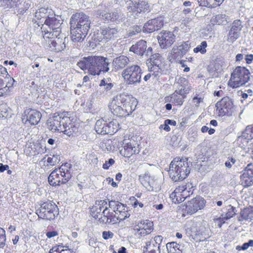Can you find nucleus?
I'll use <instances>...</instances> for the list:
<instances>
[{"label": "nucleus", "mask_w": 253, "mask_h": 253, "mask_svg": "<svg viewBox=\"0 0 253 253\" xmlns=\"http://www.w3.org/2000/svg\"><path fill=\"white\" fill-rule=\"evenodd\" d=\"M110 64L106 57L91 55L81 58L77 65L89 75L96 76L99 75L101 72H108L110 70Z\"/></svg>", "instance_id": "nucleus-1"}, {"label": "nucleus", "mask_w": 253, "mask_h": 253, "mask_svg": "<svg viewBox=\"0 0 253 253\" xmlns=\"http://www.w3.org/2000/svg\"><path fill=\"white\" fill-rule=\"evenodd\" d=\"M72 40L74 42H82L90 29V20L83 12H77L72 16L70 22Z\"/></svg>", "instance_id": "nucleus-2"}, {"label": "nucleus", "mask_w": 253, "mask_h": 253, "mask_svg": "<svg viewBox=\"0 0 253 253\" xmlns=\"http://www.w3.org/2000/svg\"><path fill=\"white\" fill-rule=\"evenodd\" d=\"M48 128L52 131L62 132L70 136L78 132L79 124L73 121L70 117L63 114L55 115L47 120Z\"/></svg>", "instance_id": "nucleus-3"}, {"label": "nucleus", "mask_w": 253, "mask_h": 253, "mask_svg": "<svg viewBox=\"0 0 253 253\" xmlns=\"http://www.w3.org/2000/svg\"><path fill=\"white\" fill-rule=\"evenodd\" d=\"M129 96L125 94L117 95L113 98L109 108L114 115L120 117H126L129 115L133 110Z\"/></svg>", "instance_id": "nucleus-4"}, {"label": "nucleus", "mask_w": 253, "mask_h": 253, "mask_svg": "<svg viewBox=\"0 0 253 253\" xmlns=\"http://www.w3.org/2000/svg\"><path fill=\"white\" fill-rule=\"evenodd\" d=\"M188 159L174 158L169 165V176L173 181H177L185 179L190 173Z\"/></svg>", "instance_id": "nucleus-5"}, {"label": "nucleus", "mask_w": 253, "mask_h": 253, "mask_svg": "<svg viewBox=\"0 0 253 253\" xmlns=\"http://www.w3.org/2000/svg\"><path fill=\"white\" fill-rule=\"evenodd\" d=\"M250 79V71L244 67L238 66L231 73L228 84L232 88H236L245 84Z\"/></svg>", "instance_id": "nucleus-6"}, {"label": "nucleus", "mask_w": 253, "mask_h": 253, "mask_svg": "<svg viewBox=\"0 0 253 253\" xmlns=\"http://www.w3.org/2000/svg\"><path fill=\"white\" fill-rule=\"evenodd\" d=\"M142 70L136 64L129 65L125 69L122 76L128 85H136L141 82Z\"/></svg>", "instance_id": "nucleus-7"}, {"label": "nucleus", "mask_w": 253, "mask_h": 253, "mask_svg": "<svg viewBox=\"0 0 253 253\" xmlns=\"http://www.w3.org/2000/svg\"><path fill=\"white\" fill-rule=\"evenodd\" d=\"M36 213L40 218L53 220L59 214L58 208L53 202L48 201L41 205Z\"/></svg>", "instance_id": "nucleus-8"}, {"label": "nucleus", "mask_w": 253, "mask_h": 253, "mask_svg": "<svg viewBox=\"0 0 253 253\" xmlns=\"http://www.w3.org/2000/svg\"><path fill=\"white\" fill-rule=\"evenodd\" d=\"M56 37H43L44 39H47L46 41L45 47L49 48L50 50L59 52L63 50L66 47V43L68 42V38L64 35H60Z\"/></svg>", "instance_id": "nucleus-9"}, {"label": "nucleus", "mask_w": 253, "mask_h": 253, "mask_svg": "<svg viewBox=\"0 0 253 253\" xmlns=\"http://www.w3.org/2000/svg\"><path fill=\"white\" fill-rule=\"evenodd\" d=\"M215 106L218 115L220 117L232 116L236 108L233 104V100L228 96L222 98L217 102Z\"/></svg>", "instance_id": "nucleus-10"}, {"label": "nucleus", "mask_w": 253, "mask_h": 253, "mask_svg": "<svg viewBox=\"0 0 253 253\" xmlns=\"http://www.w3.org/2000/svg\"><path fill=\"white\" fill-rule=\"evenodd\" d=\"M191 42L189 41L182 42L179 45H175L173 47L169 56V61H178L189 50L191 47Z\"/></svg>", "instance_id": "nucleus-11"}, {"label": "nucleus", "mask_w": 253, "mask_h": 253, "mask_svg": "<svg viewBox=\"0 0 253 253\" xmlns=\"http://www.w3.org/2000/svg\"><path fill=\"white\" fill-rule=\"evenodd\" d=\"M206 203L203 198L197 196L186 203L185 211L189 214H193L199 210L203 209L205 206Z\"/></svg>", "instance_id": "nucleus-12"}, {"label": "nucleus", "mask_w": 253, "mask_h": 253, "mask_svg": "<svg viewBox=\"0 0 253 253\" xmlns=\"http://www.w3.org/2000/svg\"><path fill=\"white\" fill-rule=\"evenodd\" d=\"M157 38L162 48L169 47L175 41V36L169 31H162L159 33Z\"/></svg>", "instance_id": "nucleus-13"}, {"label": "nucleus", "mask_w": 253, "mask_h": 253, "mask_svg": "<svg viewBox=\"0 0 253 253\" xmlns=\"http://www.w3.org/2000/svg\"><path fill=\"white\" fill-rule=\"evenodd\" d=\"M118 33V30L116 28L111 27L101 28L100 30H98L96 39L99 42H102L103 40L107 41L116 38Z\"/></svg>", "instance_id": "nucleus-14"}, {"label": "nucleus", "mask_w": 253, "mask_h": 253, "mask_svg": "<svg viewBox=\"0 0 253 253\" xmlns=\"http://www.w3.org/2000/svg\"><path fill=\"white\" fill-rule=\"evenodd\" d=\"M129 51L138 55L146 56H148L153 53V49L151 47H149L147 49V43L144 40H140L133 44L130 47Z\"/></svg>", "instance_id": "nucleus-15"}, {"label": "nucleus", "mask_w": 253, "mask_h": 253, "mask_svg": "<svg viewBox=\"0 0 253 253\" xmlns=\"http://www.w3.org/2000/svg\"><path fill=\"white\" fill-rule=\"evenodd\" d=\"M124 146L122 149L120 150V154L126 158H129L133 154H138L139 149L138 145L135 143L134 141L130 140L129 142H123Z\"/></svg>", "instance_id": "nucleus-16"}, {"label": "nucleus", "mask_w": 253, "mask_h": 253, "mask_svg": "<svg viewBox=\"0 0 253 253\" xmlns=\"http://www.w3.org/2000/svg\"><path fill=\"white\" fill-rule=\"evenodd\" d=\"M41 114L39 111L32 109H27L24 112L23 115V121L24 120L32 125H37L41 118Z\"/></svg>", "instance_id": "nucleus-17"}, {"label": "nucleus", "mask_w": 253, "mask_h": 253, "mask_svg": "<svg viewBox=\"0 0 253 253\" xmlns=\"http://www.w3.org/2000/svg\"><path fill=\"white\" fill-rule=\"evenodd\" d=\"M65 177L61 173H59L58 169H56L53 170L48 177L49 184L52 186H59L67 183L70 179H65Z\"/></svg>", "instance_id": "nucleus-18"}, {"label": "nucleus", "mask_w": 253, "mask_h": 253, "mask_svg": "<svg viewBox=\"0 0 253 253\" xmlns=\"http://www.w3.org/2000/svg\"><path fill=\"white\" fill-rule=\"evenodd\" d=\"M243 27L242 22L240 20H234L228 33V40L233 42L237 39L240 35Z\"/></svg>", "instance_id": "nucleus-19"}, {"label": "nucleus", "mask_w": 253, "mask_h": 253, "mask_svg": "<svg viewBox=\"0 0 253 253\" xmlns=\"http://www.w3.org/2000/svg\"><path fill=\"white\" fill-rule=\"evenodd\" d=\"M164 25L163 20L162 17H158L149 20L146 23L144 26V30L151 33L160 29Z\"/></svg>", "instance_id": "nucleus-20"}, {"label": "nucleus", "mask_w": 253, "mask_h": 253, "mask_svg": "<svg viewBox=\"0 0 253 253\" xmlns=\"http://www.w3.org/2000/svg\"><path fill=\"white\" fill-rule=\"evenodd\" d=\"M184 93H186V92H183L182 89L178 92L176 91L170 96H166L165 98V102L171 103L175 105L181 106L183 104L184 99L186 97Z\"/></svg>", "instance_id": "nucleus-21"}, {"label": "nucleus", "mask_w": 253, "mask_h": 253, "mask_svg": "<svg viewBox=\"0 0 253 253\" xmlns=\"http://www.w3.org/2000/svg\"><path fill=\"white\" fill-rule=\"evenodd\" d=\"M107 202L105 200H97L96 201L95 205L91 210L92 216L97 219L99 215L101 214V211L103 208L107 207Z\"/></svg>", "instance_id": "nucleus-22"}, {"label": "nucleus", "mask_w": 253, "mask_h": 253, "mask_svg": "<svg viewBox=\"0 0 253 253\" xmlns=\"http://www.w3.org/2000/svg\"><path fill=\"white\" fill-rule=\"evenodd\" d=\"M129 62L128 58L125 55H120L114 58L112 62V66L117 70L124 69Z\"/></svg>", "instance_id": "nucleus-23"}, {"label": "nucleus", "mask_w": 253, "mask_h": 253, "mask_svg": "<svg viewBox=\"0 0 253 253\" xmlns=\"http://www.w3.org/2000/svg\"><path fill=\"white\" fill-rule=\"evenodd\" d=\"M253 220V207L246 208L242 210L238 216V220L244 221Z\"/></svg>", "instance_id": "nucleus-24"}, {"label": "nucleus", "mask_w": 253, "mask_h": 253, "mask_svg": "<svg viewBox=\"0 0 253 253\" xmlns=\"http://www.w3.org/2000/svg\"><path fill=\"white\" fill-rule=\"evenodd\" d=\"M130 4L133 5L134 9L137 11V13L145 12L149 8L148 3L143 0H130Z\"/></svg>", "instance_id": "nucleus-25"}, {"label": "nucleus", "mask_w": 253, "mask_h": 253, "mask_svg": "<svg viewBox=\"0 0 253 253\" xmlns=\"http://www.w3.org/2000/svg\"><path fill=\"white\" fill-rule=\"evenodd\" d=\"M139 179L141 184L149 191L153 190V181H150V176L148 173H146L144 175H140Z\"/></svg>", "instance_id": "nucleus-26"}, {"label": "nucleus", "mask_w": 253, "mask_h": 253, "mask_svg": "<svg viewBox=\"0 0 253 253\" xmlns=\"http://www.w3.org/2000/svg\"><path fill=\"white\" fill-rule=\"evenodd\" d=\"M106 126L107 121L103 119H99L96 121L94 128L98 134L102 135L108 134Z\"/></svg>", "instance_id": "nucleus-27"}, {"label": "nucleus", "mask_w": 253, "mask_h": 253, "mask_svg": "<svg viewBox=\"0 0 253 253\" xmlns=\"http://www.w3.org/2000/svg\"><path fill=\"white\" fill-rule=\"evenodd\" d=\"M153 222L148 220H144L139 222L138 224L134 226V229L135 230H140V228H143L147 230V232H151V231L153 229Z\"/></svg>", "instance_id": "nucleus-28"}, {"label": "nucleus", "mask_w": 253, "mask_h": 253, "mask_svg": "<svg viewBox=\"0 0 253 253\" xmlns=\"http://www.w3.org/2000/svg\"><path fill=\"white\" fill-rule=\"evenodd\" d=\"M227 16L225 14H219L213 16L211 22L213 25H225L227 23Z\"/></svg>", "instance_id": "nucleus-29"}, {"label": "nucleus", "mask_w": 253, "mask_h": 253, "mask_svg": "<svg viewBox=\"0 0 253 253\" xmlns=\"http://www.w3.org/2000/svg\"><path fill=\"white\" fill-rule=\"evenodd\" d=\"M44 23L49 27L50 30L55 27H57L56 29L58 30V27L60 26L61 25L60 20L56 19L54 16L52 17L47 16L45 18Z\"/></svg>", "instance_id": "nucleus-30"}, {"label": "nucleus", "mask_w": 253, "mask_h": 253, "mask_svg": "<svg viewBox=\"0 0 253 253\" xmlns=\"http://www.w3.org/2000/svg\"><path fill=\"white\" fill-rule=\"evenodd\" d=\"M107 131L108 134H113L119 129V125L118 122L116 120H112V121L107 122Z\"/></svg>", "instance_id": "nucleus-31"}, {"label": "nucleus", "mask_w": 253, "mask_h": 253, "mask_svg": "<svg viewBox=\"0 0 253 253\" xmlns=\"http://www.w3.org/2000/svg\"><path fill=\"white\" fill-rule=\"evenodd\" d=\"M71 168V165L67 163L62 165L59 168V172L63 174L64 177H65V180L71 178L72 175L70 171Z\"/></svg>", "instance_id": "nucleus-32"}, {"label": "nucleus", "mask_w": 253, "mask_h": 253, "mask_svg": "<svg viewBox=\"0 0 253 253\" xmlns=\"http://www.w3.org/2000/svg\"><path fill=\"white\" fill-rule=\"evenodd\" d=\"M191 184L186 183L185 184H182L181 185L179 186V188H180V196L182 198L183 201L189 197L190 195V193L191 192L190 186Z\"/></svg>", "instance_id": "nucleus-33"}, {"label": "nucleus", "mask_w": 253, "mask_h": 253, "mask_svg": "<svg viewBox=\"0 0 253 253\" xmlns=\"http://www.w3.org/2000/svg\"><path fill=\"white\" fill-rule=\"evenodd\" d=\"M181 247V245L174 242L167 244V248L169 253H182Z\"/></svg>", "instance_id": "nucleus-34"}, {"label": "nucleus", "mask_w": 253, "mask_h": 253, "mask_svg": "<svg viewBox=\"0 0 253 253\" xmlns=\"http://www.w3.org/2000/svg\"><path fill=\"white\" fill-rule=\"evenodd\" d=\"M242 137L248 140L253 139V124L247 126L243 131Z\"/></svg>", "instance_id": "nucleus-35"}, {"label": "nucleus", "mask_w": 253, "mask_h": 253, "mask_svg": "<svg viewBox=\"0 0 253 253\" xmlns=\"http://www.w3.org/2000/svg\"><path fill=\"white\" fill-rule=\"evenodd\" d=\"M113 22L117 23L124 21L126 16L120 10H116L112 12Z\"/></svg>", "instance_id": "nucleus-36"}, {"label": "nucleus", "mask_w": 253, "mask_h": 253, "mask_svg": "<svg viewBox=\"0 0 253 253\" xmlns=\"http://www.w3.org/2000/svg\"><path fill=\"white\" fill-rule=\"evenodd\" d=\"M245 174V173L243 172L240 176L241 182L244 187H249L253 184V177Z\"/></svg>", "instance_id": "nucleus-37"}, {"label": "nucleus", "mask_w": 253, "mask_h": 253, "mask_svg": "<svg viewBox=\"0 0 253 253\" xmlns=\"http://www.w3.org/2000/svg\"><path fill=\"white\" fill-rule=\"evenodd\" d=\"M103 214H105L106 216L110 222V223L113 222L114 223H116L117 221V214L114 212H110L108 211V207H106L102 211Z\"/></svg>", "instance_id": "nucleus-38"}, {"label": "nucleus", "mask_w": 253, "mask_h": 253, "mask_svg": "<svg viewBox=\"0 0 253 253\" xmlns=\"http://www.w3.org/2000/svg\"><path fill=\"white\" fill-rule=\"evenodd\" d=\"M150 63L151 65H162V56L159 53H155L150 54Z\"/></svg>", "instance_id": "nucleus-39"}, {"label": "nucleus", "mask_w": 253, "mask_h": 253, "mask_svg": "<svg viewBox=\"0 0 253 253\" xmlns=\"http://www.w3.org/2000/svg\"><path fill=\"white\" fill-rule=\"evenodd\" d=\"M20 0H0V4L4 8H11L16 6Z\"/></svg>", "instance_id": "nucleus-40"}, {"label": "nucleus", "mask_w": 253, "mask_h": 253, "mask_svg": "<svg viewBox=\"0 0 253 253\" xmlns=\"http://www.w3.org/2000/svg\"><path fill=\"white\" fill-rule=\"evenodd\" d=\"M180 190V188H179L178 186L170 195V198H172L173 200L175 199V201L174 202H177L178 203H180L183 201L182 198H181V197L180 196V191H181Z\"/></svg>", "instance_id": "nucleus-41"}, {"label": "nucleus", "mask_w": 253, "mask_h": 253, "mask_svg": "<svg viewBox=\"0 0 253 253\" xmlns=\"http://www.w3.org/2000/svg\"><path fill=\"white\" fill-rule=\"evenodd\" d=\"M4 80L5 82L6 83V84L5 87H3V90H7L6 88L9 89L11 87L15 85V84H16V82L13 78L11 77L9 75L7 77H4Z\"/></svg>", "instance_id": "nucleus-42"}, {"label": "nucleus", "mask_w": 253, "mask_h": 253, "mask_svg": "<svg viewBox=\"0 0 253 253\" xmlns=\"http://www.w3.org/2000/svg\"><path fill=\"white\" fill-rule=\"evenodd\" d=\"M207 46V43L206 41H203L201 44L198 45L196 47H195L193 51L195 53H198L199 52H201L202 54H205L207 50L206 48Z\"/></svg>", "instance_id": "nucleus-43"}, {"label": "nucleus", "mask_w": 253, "mask_h": 253, "mask_svg": "<svg viewBox=\"0 0 253 253\" xmlns=\"http://www.w3.org/2000/svg\"><path fill=\"white\" fill-rule=\"evenodd\" d=\"M197 1L199 5L202 6L214 7L216 5V3L212 2V0H197Z\"/></svg>", "instance_id": "nucleus-44"}, {"label": "nucleus", "mask_w": 253, "mask_h": 253, "mask_svg": "<svg viewBox=\"0 0 253 253\" xmlns=\"http://www.w3.org/2000/svg\"><path fill=\"white\" fill-rule=\"evenodd\" d=\"M31 3L29 0L25 1L22 4V7L18 8V14L23 15L30 7Z\"/></svg>", "instance_id": "nucleus-45"}, {"label": "nucleus", "mask_w": 253, "mask_h": 253, "mask_svg": "<svg viewBox=\"0 0 253 253\" xmlns=\"http://www.w3.org/2000/svg\"><path fill=\"white\" fill-rule=\"evenodd\" d=\"M229 209H227V211L225 213H223V215L227 218V220L233 217V216L236 213L235 210V208L231 205L228 206Z\"/></svg>", "instance_id": "nucleus-46"}, {"label": "nucleus", "mask_w": 253, "mask_h": 253, "mask_svg": "<svg viewBox=\"0 0 253 253\" xmlns=\"http://www.w3.org/2000/svg\"><path fill=\"white\" fill-rule=\"evenodd\" d=\"M60 161V157L59 155H53L52 157H48L47 162L51 166H54L56 164L58 163Z\"/></svg>", "instance_id": "nucleus-47"}, {"label": "nucleus", "mask_w": 253, "mask_h": 253, "mask_svg": "<svg viewBox=\"0 0 253 253\" xmlns=\"http://www.w3.org/2000/svg\"><path fill=\"white\" fill-rule=\"evenodd\" d=\"M250 247H253V240H250L248 242L245 243L242 246H237L236 249L238 251L246 250Z\"/></svg>", "instance_id": "nucleus-48"}, {"label": "nucleus", "mask_w": 253, "mask_h": 253, "mask_svg": "<svg viewBox=\"0 0 253 253\" xmlns=\"http://www.w3.org/2000/svg\"><path fill=\"white\" fill-rule=\"evenodd\" d=\"M227 220V218L223 215V213H221L219 217L214 219L215 222L217 223L219 227H221V225L224 223Z\"/></svg>", "instance_id": "nucleus-49"}, {"label": "nucleus", "mask_w": 253, "mask_h": 253, "mask_svg": "<svg viewBox=\"0 0 253 253\" xmlns=\"http://www.w3.org/2000/svg\"><path fill=\"white\" fill-rule=\"evenodd\" d=\"M243 172L245 173V175H248L253 178V165L252 164H248L243 170Z\"/></svg>", "instance_id": "nucleus-50"}, {"label": "nucleus", "mask_w": 253, "mask_h": 253, "mask_svg": "<svg viewBox=\"0 0 253 253\" xmlns=\"http://www.w3.org/2000/svg\"><path fill=\"white\" fill-rule=\"evenodd\" d=\"M129 216L130 214L128 212V209H126V210L117 214V221L124 220L126 218L129 217Z\"/></svg>", "instance_id": "nucleus-51"}, {"label": "nucleus", "mask_w": 253, "mask_h": 253, "mask_svg": "<svg viewBox=\"0 0 253 253\" xmlns=\"http://www.w3.org/2000/svg\"><path fill=\"white\" fill-rule=\"evenodd\" d=\"M57 27L51 29V30L49 32V35L52 36V37H56L57 36L59 37V35H63V34H61V28L60 26L58 27V29H56Z\"/></svg>", "instance_id": "nucleus-52"}, {"label": "nucleus", "mask_w": 253, "mask_h": 253, "mask_svg": "<svg viewBox=\"0 0 253 253\" xmlns=\"http://www.w3.org/2000/svg\"><path fill=\"white\" fill-rule=\"evenodd\" d=\"M236 162V160L232 156H229L227 158V160L225 162V166L227 168L230 169Z\"/></svg>", "instance_id": "nucleus-53"}, {"label": "nucleus", "mask_w": 253, "mask_h": 253, "mask_svg": "<svg viewBox=\"0 0 253 253\" xmlns=\"http://www.w3.org/2000/svg\"><path fill=\"white\" fill-rule=\"evenodd\" d=\"M112 13H102L100 15V16L104 20L107 21H111L113 22V17H112Z\"/></svg>", "instance_id": "nucleus-54"}, {"label": "nucleus", "mask_w": 253, "mask_h": 253, "mask_svg": "<svg viewBox=\"0 0 253 253\" xmlns=\"http://www.w3.org/2000/svg\"><path fill=\"white\" fill-rule=\"evenodd\" d=\"M151 67H149V72H154L158 73V74L161 73L162 71V65H151Z\"/></svg>", "instance_id": "nucleus-55"}, {"label": "nucleus", "mask_w": 253, "mask_h": 253, "mask_svg": "<svg viewBox=\"0 0 253 253\" xmlns=\"http://www.w3.org/2000/svg\"><path fill=\"white\" fill-rule=\"evenodd\" d=\"M141 31V28L138 26H134L132 28V30L130 31L128 33L129 36H132L133 35H135L136 34L139 33Z\"/></svg>", "instance_id": "nucleus-56"}, {"label": "nucleus", "mask_w": 253, "mask_h": 253, "mask_svg": "<svg viewBox=\"0 0 253 253\" xmlns=\"http://www.w3.org/2000/svg\"><path fill=\"white\" fill-rule=\"evenodd\" d=\"M115 163V161L111 158L108 161H106L105 163L103 165V168L105 169H109V167L112 166Z\"/></svg>", "instance_id": "nucleus-57"}, {"label": "nucleus", "mask_w": 253, "mask_h": 253, "mask_svg": "<svg viewBox=\"0 0 253 253\" xmlns=\"http://www.w3.org/2000/svg\"><path fill=\"white\" fill-rule=\"evenodd\" d=\"M100 223H110L107 217L105 214H102L99 215L97 218Z\"/></svg>", "instance_id": "nucleus-58"}, {"label": "nucleus", "mask_w": 253, "mask_h": 253, "mask_svg": "<svg viewBox=\"0 0 253 253\" xmlns=\"http://www.w3.org/2000/svg\"><path fill=\"white\" fill-rule=\"evenodd\" d=\"M114 236V234L111 231H103L102 233V237L105 240L112 239Z\"/></svg>", "instance_id": "nucleus-59"}, {"label": "nucleus", "mask_w": 253, "mask_h": 253, "mask_svg": "<svg viewBox=\"0 0 253 253\" xmlns=\"http://www.w3.org/2000/svg\"><path fill=\"white\" fill-rule=\"evenodd\" d=\"M8 75L7 69L1 65H0V77H4L5 76V77H7Z\"/></svg>", "instance_id": "nucleus-60"}, {"label": "nucleus", "mask_w": 253, "mask_h": 253, "mask_svg": "<svg viewBox=\"0 0 253 253\" xmlns=\"http://www.w3.org/2000/svg\"><path fill=\"white\" fill-rule=\"evenodd\" d=\"M58 235V233L56 231H49L46 233V236L48 238H51Z\"/></svg>", "instance_id": "nucleus-61"}, {"label": "nucleus", "mask_w": 253, "mask_h": 253, "mask_svg": "<svg viewBox=\"0 0 253 253\" xmlns=\"http://www.w3.org/2000/svg\"><path fill=\"white\" fill-rule=\"evenodd\" d=\"M163 237L162 236H160V235L156 236L154 237V240L155 241V243L156 244L159 245V246L158 247V249L160 248V245L162 243V242L163 241Z\"/></svg>", "instance_id": "nucleus-62"}, {"label": "nucleus", "mask_w": 253, "mask_h": 253, "mask_svg": "<svg viewBox=\"0 0 253 253\" xmlns=\"http://www.w3.org/2000/svg\"><path fill=\"white\" fill-rule=\"evenodd\" d=\"M203 100L201 97H194L193 98V102L195 104L196 107H198L200 103L203 102Z\"/></svg>", "instance_id": "nucleus-63"}, {"label": "nucleus", "mask_w": 253, "mask_h": 253, "mask_svg": "<svg viewBox=\"0 0 253 253\" xmlns=\"http://www.w3.org/2000/svg\"><path fill=\"white\" fill-rule=\"evenodd\" d=\"M246 63L248 64H251L253 61V54H247L245 57Z\"/></svg>", "instance_id": "nucleus-64"}]
</instances>
